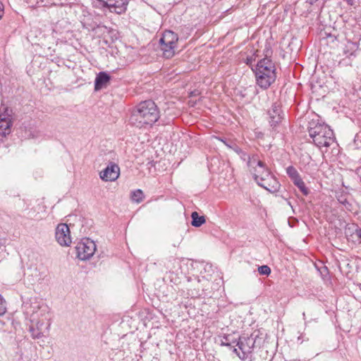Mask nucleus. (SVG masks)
Returning a JSON list of instances; mask_svg holds the SVG:
<instances>
[{
	"label": "nucleus",
	"mask_w": 361,
	"mask_h": 361,
	"mask_svg": "<svg viewBox=\"0 0 361 361\" xmlns=\"http://www.w3.org/2000/svg\"><path fill=\"white\" fill-rule=\"evenodd\" d=\"M247 164L254 179L259 186L272 193L279 190V182L271 173L265 163L258 159L257 155L253 154L252 157H248Z\"/></svg>",
	"instance_id": "nucleus-1"
},
{
	"label": "nucleus",
	"mask_w": 361,
	"mask_h": 361,
	"mask_svg": "<svg viewBox=\"0 0 361 361\" xmlns=\"http://www.w3.org/2000/svg\"><path fill=\"white\" fill-rule=\"evenodd\" d=\"M159 118V111L152 100L141 102L132 111L130 121L139 128L151 127Z\"/></svg>",
	"instance_id": "nucleus-2"
},
{
	"label": "nucleus",
	"mask_w": 361,
	"mask_h": 361,
	"mask_svg": "<svg viewBox=\"0 0 361 361\" xmlns=\"http://www.w3.org/2000/svg\"><path fill=\"white\" fill-rule=\"evenodd\" d=\"M275 66L271 59L264 58L256 66L255 76L259 86L268 88L276 80Z\"/></svg>",
	"instance_id": "nucleus-3"
},
{
	"label": "nucleus",
	"mask_w": 361,
	"mask_h": 361,
	"mask_svg": "<svg viewBox=\"0 0 361 361\" xmlns=\"http://www.w3.org/2000/svg\"><path fill=\"white\" fill-rule=\"evenodd\" d=\"M310 136L318 147H329L335 142L333 130L326 124L310 123L308 128Z\"/></svg>",
	"instance_id": "nucleus-4"
},
{
	"label": "nucleus",
	"mask_w": 361,
	"mask_h": 361,
	"mask_svg": "<svg viewBox=\"0 0 361 361\" xmlns=\"http://www.w3.org/2000/svg\"><path fill=\"white\" fill-rule=\"evenodd\" d=\"M178 39V35L171 30H166L163 33L159 42L161 49L163 51V55L165 58L170 59L174 55V49L176 46Z\"/></svg>",
	"instance_id": "nucleus-5"
},
{
	"label": "nucleus",
	"mask_w": 361,
	"mask_h": 361,
	"mask_svg": "<svg viewBox=\"0 0 361 361\" xmlns=\"http://www.w3.org/2000/svg\"><path fill=\"white\" fill-rule=\"evenodd\" d=\"M77 257L81 260L90 259L96 250V245L89 238L82 240L78 243L76 247Z\"/></svg>",
	"instance_id": "nucleus-6"
},
{
	"label": "nucleus",
	"mask_w": 361,
	"mask_h": 361,
	"mask_svg": "<svg viewBox=\"0 0 361 361\" xmlns=\"http://www.w3.org/2000/svg\"><path fill=\"white\" fill-rule=\"evenodd\" d=\"M55 238L61 246L68 247L72 243L71 231L66 224H59L55 231Z\"/></svg>",
	"instance_id": "nucleus-7"
},
{
	"label": "nucleus",
	"mask_w": 361,
	"mask_h": 361,
	"mask_svg": "<svg viewBox=\"0 0 361 361\" xmlns=\"http://www.w3.org/2000/svg\"><path fill=\"white\" fill-rule=\"evenodd\" d=\"M4 112L0 113V137H4L11 132L12 118L8 108H4Z\"/></svg>",
	"instance_id": "nucleus-8"
},
{
	"label": "nucleus",
	"mask_w": 361,
	"mask_h": 361,
	"mask_svg": "<svg viewBox=\"0 0 361 361\" xmlns=\"http://www.w3.org/2000/svg\"><path fill=\"white\" fill-rule=\"evenodd\" d=\"M120 175V169L118 166L111 162L99 173L100 178L104 181H114Z\"/></svg>",
	"instance_id": "nucleus-9"
},
{
	"label": "nucleus",
	"mask_w": 361,
	"mask_h": 361,
	"mask_svg": "<svg viewBox=\"0 0 361 361\" xmlns=\"http://www.w3.org/2000/svg\"><path fill=\"white\" fill-rule=\"evenodd\" d=\"M50 326V322L44 323L43 321H36L35 324L31 325L29 329V331L31 334V336L34 339L41 338L45 334L49 333Z\"/></svg>",
	"instance_id": "nucleus-10"
},
{
	"label": "nucleus",
	"mask_w": 361,
	"mask_h": 361,
	"mask_svg": "<svg viewBox=\"0 0 361 361\" xmlns=\"http://www.w3.org/2000/svg\"><path fill=\"white\" fill-rule=\"evenodd\" d=\"M255 343V338L250 335V336H240L236 345L242 351L243 355L251 353Z\"/></svg>",
	"instance_id": "nucleus-11"
},
{
	"label": "nucleus",
	"mask_w": 361,
	"mask_h": 361,
	"mask_svg": "<svg viewBox=\"0 0 361 361\" xmlns=\"http://www.w3.org/2000/svg\"><path fill=\"white\" fill-rule=\"evenodd\" d=\"M268 114L270 126L273 128H275L282 121L283 117L281 107L276 103L272 104L271 108L268 111Z\"/></svg>",
	"instance_id": "nucleus-12"
},
{
	"label": "nucleus",
	"mask_w": 361,
	"mask_h": 361,
	"mask_svg": "<svg viewBox=\"0 0 361 361\" xmlns=\"http://www.w3.org/2000/svg\"><path fill=\"white\" fill-rule=\"evenodd\" d=\"M358 45L357 43L348 41L345 44V47L343 50L344 54L347 56L348 59H343L339 62V63L341 65L351 66V63H350L349 61L350 60L351 56H355L354 53L356 51Z\"/></svg>",
	"instance_id": "nucleus-13"
},
{
	"label": "nucleus",
	"mask_w": 361,
	"mask_h": 361,
	"mask_svg": "<svg viewBox=\"0 0 361 361\" xmlns=\"http://www.w3.org/2000/svg\"><path fill=\"white\" fill-rule=\"evenodd\" d=\"M110 80V76L105 72H100L94 81V89L99 90L106 87Z\"/></svg>",
	"instance_id": "nucleus-14"
},
{
	"label": "nucleus",
	"mask_w": 361,
	"mask_h": 361,
	"mask_svg": "<svg viewBox=\"0 0 361 361\" xmlns=\"http://www.w3.org/2000/svg\"><path fill=\"white\" fill-rule=\"evenodd\" d=\"M42 304L44 302L35 300L30 304V310L27 309V313L30 314L32 322L39 319L38 312Z\"/></svg>",
	"instance_id": "nucleus-15"
},
{
	"label": "nucleus",
	"mask_w": 361,
	"mask_h": 361,
	"mask_svg": "<svg viewBox=\"0 0 361 361\" xmlns=\"http://www.w3.org/2000/svg\"><path fill=\"white\" fill-rule=\"evenodd\" d=\"M39 319H35V321H43L44 323H47V322H50V314L49 311V307L44 303L42 304L40 309L39 310Z\"/></svg>",
	"instance_id": "nucleus-16"
},
{
	"label": "nucleus",
	"mask_w": 361,
	"mask_h": 361,
	"mask_svg": "<svg viewBox=\"0 0 361 361\" xmlns=\"http://www.w3.org/2000/svg\"><path fill=\"white\" fill-rule=\"evenodd\" d=\"M192 221L191 224L195 227H200L205 223V218L204 216H200L197 212H193L191 214Z\"/></svg>",
	"instance_id": "nucleus-17"
},
{
	"label": "nucleus",
	"mask_w": 361,
	"mask_h": 361,
	"mask_svg": "<svg viewBox=\"0 0 361 361\" xmlns=\"http://www.w3.org/2000/svg\"><path fill=\"white\" fill-rule=\"evenodd\" d=\"M293 183L298 188L300 192L305 196L309 194V190L306 188L305 184L300 176L292 180Z\"/></svg>",
	"instance_id": "nucleus-18"
},
{
	"label": "nucleus",
	"mask_w": 361,
	"mask_h": 361,
	"mask_svg": "<svg viewBox=\"0 0 361 361\" xmlns=\"http://www.w3.org/2000/svg\"><path fill=\"white\" fill-rule=\"evenodd\" d=\"M132 200L135 202H140L143 200L144 195L141 190L138 189L132 192L131 195Z\"/></svg>",
	"instance_id": "nucleus-19"
},
{
	"label": "nucleus",
	"mask_w": 361,
	"mask_h": 361,
	"mask_svg": "<svg viewBox=\"0 0 361 361\" xmlns=\"http://www.w3.org/2000/svg\"><path fill=\"white\" fill-rule=\"evenodd\" d=\"M286 173L291 179V180L300 176V174L296 170V169L292 166H290L286 169Z\"/></svg>",
	"instance_id": "nucleus-20"
},
{
	"label": "nucleus",
	"mask_w": 361,
	"mask_h": 361,
	"mask_svg": "<svg viewBox=\"0 0 361 361\" xmlns=\"http://www.w3.org/2000/svg\"><path fill=\"white\" fill-rule=\"evenodd\" d=\"M231 337L232 335L231 334L224 335L223 339L221 340V345L225 346H231L232 343H237L238 341L232 339Z\"/></svg>",
	"instance_id": "nucleus-21"
},
{
	"label": "nucleus",
	"mask_w": 361,
	"mask_h": 361,
	"mask_svg": "<svg viewBox=\"0 0 361 361\" xmlns=\"http://www.w3.org/2000/svg\"><path fill=\"white\" fill-rule=\"evenodd\" d=\"M258 271L261 275L269 276L271 274V269L267 265H262L258 267Z\"/></svg>",
	"instance_id": "nucleus-22"
},
{
	"label": "nucleus",
	"mask_w": 361,
	"mask_h": 361,
	"mask_svg": "<svg viewBox=\"0 0 361 361\" xmlns=\"http://www.w3.org/2000/svg\"><path fill=\"white\" fill-rule=\"evenodd\" d=\"M39 6H49L55 4V0H37Z\"/></svg>",
	"instance_id": "nucleus-23"
},
{
	"label": "nucleus",
	"mask_w": 361,
	"mask_h": 361,
	"mask_svg": "<svg viewBox=\"0 0 361 361\" xmlns=\"http://www.w3.org/2000/svg\"><path fill=\"white\" fill-rule=\"evenodd\" d=\"M6 306L4 304V299L0 295V316L3 315L6 312Z\"/></svg>",
	"instance_id": "nucleus-24"
},
{
	"label": "nucleus",
	"mask_w": 361,
	"mask_h": 361,
	"mask_svg": "<svg viewBox=\"0 0 361 361\" xmlns=\"http://www.w3.org/2000/svg\"><path fill=\"white\" fill-rule=\"evenodd\" d=\"M233 352L234 353H235V354H236V355H238L240 359H244V358H245V355H243V356H241V355H240V353H238V349H236V348H233Z\"/></svg>",
	"instance_id": "nucleus-25"
},
{
	"label": "nucleus",
	"mask_w": 361,
	"mask_h": 361,
	"mask_svg": "<svg viewBox=\"0 0 361 361\" xmlns=\"http://www.w3.org/2000/svg\"><path fill=\"white\" fill-rule=\"evenodd\" d=\"M4 14V6L2 3L0 1V19L2 18Z\"/></svg>",
	"instance_id": "nucleus-26"
},
{
	"label": "nucleus",
	"mask_w": 361,
	"mask_h": 361,
	"mask_svg": "<svg viewBox=\"0 0 361 361\" xmlns=\"http://www.w3.org/2000/svg\"><path fill=\"white\" fill-rule=\"evenodd\" d=\"M356 235L359 238L361 239V229H357L356 230Z\"/></svg>",
	"instance_id": "nucleus-27"
},
{
	"label": "nucleus",
	"mask_w": 361,
	"mask_h": 361,
	"mask_svg": "<svg viewBox=\"0 0 361 361\" xmlns=\"http://www.w3.org/2000/svg\"><path fill=\"white\" fill-rule=\"evenodd\" d=\"M317 1V0H307V1L309 2L310 4H312L313 3H314Z\"/></svg>",
	"instance_id": "nucleus-28"
},
{
	"label": "nucleus",
	"mask_w": 361,
	"mask_h": 361,
	"mask_svg": "<svg viewBox=\"0 0 361 361\" xmlns=\"http://www.w3.org/2000/svg\"><path fill=\"white\" fill-rule=\"evenodd\" d=\"M342 203H343V204H345V205H346V204H349V203H348V202L347 200H345V201L342 202Z\"/></svg>",
	"instance_id": "nucleus-29"
},
{
	"label": "nucleus",
	"mask_w": 361,
	"mask_h": 361,
	"mask_svg": "<svg viewBox=\"0 0 361 361\" xmlns=\"http://www.w3.org/2000/svg\"><path fill=\"white\" fill-rule=\"evenodd\" d=\"M302 317H303V319H305V312L302 313Z\"/></svg>",
	"instance_id": "nucleus-30"
},
{
	"label": "nucleus",
	"mask_w": 361,
	"mask_h": 361,
	"mask_svg": "<svg viewBox=\"0 0 361 361\" xmlns=\"http://www.w3.org/2000/svg\"><path fill=\"white\" fill-rule=\"evenodd\" d=\"M298 341H300V340H301V336H299V337L298 338Z\"/></svg>",
	"instance_id": "nucleus-31"
},
{
	"label": "nucleus",
	"mask_w": 361,
	"mask_h": 361,
	"mask_svg": "<svg viewBox=\"0 0 361 361\" xmlns=\"http://www.w3.org/2000/svg\"><path fill=\"white\" fill-rule=\"evenodd\" d=\"M37 279H32V282H35Z\"/></svg>",
	"instance_id": "nucleus-32"
},
{
	"label": "nucleus",
	"mask_w": 361,
	"mask_h": 361,
	"mask_svg": "<svg viewBox=\"0 0 361 361\" xmlns=\"http://www.w3.org/2000/svg\"><path fill=\"white\" fill-rule=\"evenodd\" d=\"M360 290H361V284L360 285Z\"/></svg>",
	"instance_id": "nucleus-33"
},
{
	"label": "nucleus",
	"mask_w": 361,
	"mask_h": 361,
	"mask_svg": "<svg viewBox=\"0 0 361 361\" xmlns=\"http://www.w3.org/2000/svg\"><path fill=\"white\" fill-rule=\"evenodd\" d=\"M2 138H3V137H0V140H1V139H2Z\"/></svg>",
	"instance_id": "nucleus-34"
}]
</instances>
